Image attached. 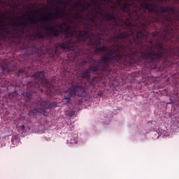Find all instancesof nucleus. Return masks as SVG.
I'll use <instances>...</instances> for the list:
<instances>
[{
  "label": "nucleus",
  "mask_w": 179,
  "mask_h": 179,
  "mask_svg": "<svg viewBox=\"0 0 179 179\" xmlns=\"http://www.w3.org/2000/svg\"><path fill=\"white\" fill-rule=\"evenodd\" d=\"M81 3L84 6H81L80 13L76 12L73 15L78 22L71 27L66 22L57 24L59 29L54 26H47L45 27L46 32L31 34L28 36L29 41L22 44V50L31 51L29 55H31L38 51L34 41H44L48 37H59L61 33H65L67 39L55 48L57 57L61 53L59 50L70 51L78 46L73 40L75 36L79 41L87 43L89 47H93L96 54L106 52L100 59H94V53L92 51H80L78 57H81L83 61L79 66H84L87 62L90 64L89 67L83 71L82 76L100 75L108 71L110 65L129 66L142 64L150 69L157 68V31L152 34L148 31L152 24L150 17H146L145 14L136 10L131 11L132 3L124 2L121 5V9L129 16L127 19L128 22H124L129 27V31L117 32L118 27H122L117 15L106 13L103 17L107 22H97L96 15L83 16V12L90 8V3L83 1Z\"/></svg>",
  "instance_id": "nucleus-1"
},
{
  "label": "nucleus",
  "mask_w": 179,
  "mask_h": 179,
  "mask_svg": "<svg viewBox=\"0 0 179 179\" xmlns=\"http://www.w3.org/2000/svg\"><path fill=\"white\" fill-rule=\"evenodd\" d=\"M8 6H10V8H12L13 9L15 8H19V6L15 3H10L8 4Z\"/></svg>",
  "instance_id": "nucleus-14"
},
{
  "label": "nucleus",
  "mask_w": 179,
  "mask_h": 179,
  "mask_svg": "<svg viewBox=\"0 0 179 179\" xmlns=\"http://www.w3.org/2000/svg\"><path fill=\"white\" fill-rule=\"evenodd\" d=\"M48 15L51 16V15H52V13H49Z\"/></svg>",
  "instance_id": "nucleus-22"
},
{
  "label": "nucleus",
  "mask_w": 179,
  "mask_h": 179,
  "mask_svg": "<svg viewBox=\"0 0 179 179\" xmlns=\"http://www.w3.org/2000/svg\"><path fill=\"white\" fill-rule=\"evenodd\" d=\"M57 107V103L52 102L50 103L47 101H42L39 103L38 112L41 113L43 115L47 117L51 111V108H56Z\"/></svg>",
  "instance_id": "nucleus-5"
},
{
  "label": "nucleus",
  "mask_w": 179,
  "mask_h": 179,
  "mask_svg": "<svg viewBox=\"0 0 179 179\" xmlns=\"http://www.w3.org/2000/svg\"><path fill=\"white\" fill-rule=\"evenodd\" d=\"M71 23H73V21H71Z\"/></svg>",
  "instance_id": "nucleus-27"
},
{
  "label": "nucleus",
  "mask_w": 179,
  "mask_h": 179,
  "mask_svg": "<svg viewBox=\"0 0 179 179\" xmlns=\"http://www.w3.org/2000/svg\"><path fill=\"white\" fill-rule=\"evenodd\" d=\"M0 23L2 24V22L0 21Z\"/></svg>",
  "instance_id": "nucleus-26"
},
{
  "label": "nucleus",
  "mask_w": 179,
  "mask_h": 179,
  "mask_svg": "<svg viewBox=\"0 0 179 179\" xmlns=\"http://www.w3.org/2000/svg\"><path fill=\"white\" fill-rule=\"evenodd\" d=\"M78 6L82 8V6H85V5L82 4V2L80 1H77L73 3V8H74V9H78Z\"/></svg>",
  "instance_id": "nucleus-12"
},
{
  "label": "nucleus",
  "mask_w": 179,
  "mask_h": 179,
  "mask_svg": "<svg viewBox=\"0 0 179 179\" xmlns=\"http://www.w3.org/2000/svg\"><path fill=\"white\" fill-rule=\"evenodd\" d=\"M69 15L65 8H61L59 6L56 7V12L54 13L55 19H58L59 16H68Z\"/></svg>",
  "instance_id": "nucleus-8"
},
{
  "label": "nucleus",
  "mask_w": 179,
  "mask_h": 179,
  "mask_svg": "<svg viewBox=\"0 0 179 179\" xmlns=\"http://www.w3.org/2000/svg\"><path fill=\"white\" fill-rule=\"evenodd\" d=\"M15 28L9 29L8 27L0 25V45H2L3 43H8V44H15L16 39L18 38V43H22V38L24 34L29 33V30H26V28L29 27L26 22L17 21L14 23Z\"/></svg>",
  "instance_id": "nucleus-2"
},
{
  "label": "nucleus",
  "mask_w": 179,
  "mask_h": 179,
  "mask_svg": "<svg viewBox=\"0 0 179 179\" xmlns=\"http://www.w3.org/2000/svg\"><path fill=\"white\" fill-rule=\"evenodd\" d=\"M43 17H41V22L43 23H51L52 22V17L51 15L48 16V15L42 14Z\"/></svg>",
  "instance_id": "nucleus-10"
},
{
  "label": "nucleus",
  "mask_w": 179,
  "mask_h": 179,
  "mask_svg": "<svg viewBox=\"0 0 179 179\" xmlns=\"http://www.w3.org/2000/svg\"><path fill=\"white\" fill-rule=\"evenodd\" d=\"M101 13H102L101 12V13H99V15H101Z\"/></svg>",
  "instance_id": "nucleus-25"
},
{
  "label": "nucleus",
  "mask_w": 179,
  "mask_h": 179,
  "mask_svg": "<svg viewBox=\"0 0 179 179\" xmlns=\"http://www.w3.org/2000/svg\"><path fill=\"white\" fill-rule=\"evenodd\" d=\"M167 9L168 13H171V15H176V10L174 9V7L167 6Z\"/></svg>",
  "instance_id": "nucleus-13"
},
{
  "label": "nucleus",
  "mask_w": 179,
  "mask_h": 179,
  "mask_svg": "<svg viewBox=\"0 0 179 179\" xmlns=\"http://www.w3.org/2000/svg\"><path fill=\"white\" fill-rule=\"evenodd\" d=\"M73 96H79L80 97H85L86 96V91H85V87H83V84H78L66 91L64 92V98L62 99V103H64V104L69 103V101H71V97H73Z\"/></svg>",
  "instance_id": "nucleus-4"
},
{
  "label": "nucleus",
  "mask_w": 179,
  "mask_h": 179,
  "mask_svg": "<svg viewBox=\"0 0 179 179\" xmlns=\"http://www.w3.org/2000/svg\"><path fill=\"white\" fill-rule=\"evenodd\" d=\"M92 2H94V3H96V2H97V0H92Z\"/></svg>",
  "instance_id": "nucleus-20"
},
{
  "label": "nucleus",
  "mask_w": 179,
  "mask_h": 179,
  "mask_svg": "<svg viewBox=\"0 0 179 179\" xmlns=\"http://www.w3.org/2000/svg\"><path fill=\"white\" fill-rule=\"evenodd\" d=\"M32 78H34V80L29 82L27 86V92L24 96L25 101H30L31 94L33 93H37V90H38L40 86H43L47 90H51L52 89V83L45 78V72L44 71L35 73L32 76Z\"/></svg>",
  "instance_id": "nucleus-3"
},
{
  "label": "nucleus",
  "mask_w": 179,
  "mask_h": 179,
  "mask_svg": "<svg viewBox=\"0 0 179 179\" xmlns=\"http://www.w3.org/2000/svg\"><path fill=\"white\" fill-rule=\"evenodd\" d=\"M0 66L3 72H6V73H10V72H13V69L9 68L8 64H6V60L0 59Z\"/></svg>",
  "instance_id": "nucleus-9"
},
{
  "label": "nucleus",
  "mask_w": 179,
  "mask_h": 179,
  "mask_svg": "<svg viewBox=\"0 0 179 179\" xmlns=\"http://www.w3.org/2000/svg\"><path fill=\"white\" fill-rule=\"evenodd\" d=\"M0 3H1V6L5 5V1H3V0H0Z\"/></svg>",
  "instance_id": "nucleus-18"
},
{
  "label": "nucleus",
  "mask_w": 179,
  "mask_h": 179,
  "mask_svg": "<svg viewBox=\"0 0 179 179\" xmlns=\"http://www.w3.org/2000/svg\"><path fill=\"white\" fill-rule=\"evenodd\" d=\"M97 6H98L99 10H101V3H98Z\"/></svg>",
  "instance_id": "nucleus-17"
},
{
  "label": "nucleus",
  "mask_w": 179,
  "mask_h": 179,
  "mask_svg": "<svg viewBox=\"0 0 179 179\" xmlns=\"http://www.w3.org/2000/svg\"><path fill=\"white\" fill-rule=\"evenodd\" d=\"M40 92H41V93H43V92H44V90H43V88H41V89H40Z\"/></svg>",
  "instance_id": "nucleus-19"
},
{
  "label": "nucleus",
  "mask_w": 179,
  "mask_h": 179,
  "mask_svg": "<svg viewBox=\"0 0 179 179\" xmlns=\"http://www.w3.org/2000/svg\"><path fill=\"white\" fill-rule=\"evenodd\" d=\"M19 128L21 131H22V132L26 131V127L24 125H21V126L19 127Z\"/></svg>",
  "instance_id": "nucleus-16"
},
{
  "label": "nucleus",
  "mask_w": 179,
  "mask_h": 179,
  "mask_svg": "<svg viewBox=\"0 0 179 179\" xmlns=\"http://www.w3.org/2000/svg\"><path fill=\"white\" fill-rule=\"evenodd\" d=\"M177 1H179V0H177Z\"/></svg>",
  "instance_id": "nucleus-28"
},
{
  "label": "nucleus",
  "mask_w": 179,
  "mask_h": 179,
  "mask_svg": "<svg viewBox=\"0 0 179 179\" xmlns=\"http://www.w3.org/2000/svg\"><path fill=\"white\" fill-rule=\"evenodd\" d=\"M141 6L143 8V9H147L149 13H156L157 15L155 16V18H157V20H159L160 15L159 14V8H157L156 4L153 3H148L146 2V0H145L141 3Z\"/></svg>",
  "instance_id": "nucleus-7"
},
{
  "label": "nucleus",
  "mask_w": 179,
  "mask_h": 179,
  "mask_svg": "<svg viewBox=\"0 0 179 179\" xmlns=\"http://www.w3.org/2000/svg\"><path fill=\"white\" fill-rule=\"evenodd\" d=\"M95 13H96V15H97V14L99 13V11H97V10H95Z\"/></svg>",
  "instance_id": "nucleus-21"
},
{
  "label": "nucleus",
  "mask_w": 179,
  "mask_h": 179,
  "mask_svg": "<svg viewBox=\"0 0 179 179\" xmlns=\"http://www.w3.org/2000/svg\"><path fill=\"white\" fill-rule=\"evenodd\" d=\"M1 18V19H8L9 16L6 15V13H0Z\"/></svg>",
  "instance_id": "nucleus-15"
},
{
  "label": "nucleus",
  "mask_w": 179,
  "mask_h": 179,
  "mask_svg": "<svg viewBox=\"0 0 179 179\" xmlns=\"http://www.w3.org/2000/svg\"><path fill=\"white\" fill-rule=\"evenodd\" d=\"M36 31H38V28H36Z\"/></svg>",
  "instance_id": "nucleus-24"
},
{
  "label": "nucleus",
  "mask_w": 179,
  "mask_h": 179,
  "mask_svg": "<svg viewBox=\"0 0 179 179\" xmlns=\"http://www.w3.org/2000/svg\"><path fill=\"white\" fill-rule=\"evenodd\" d=\"M27 20H29L30 24H37L38 23V20L36 17H29Z\"/></svg>",
  "instance_id": "nucleus-11"
},
{
  "label": "nucleus",
  "mask_w": 179,
  "mask_h": 179,
  "mask_svg": "<svg viewBox=\"0 0 179 179\" xmlns=\"http://www.w3.org/2000/svg\"><path fill=\"white\" fill-rule=\"evenodd\" d=\"M10 14H11L10 11V12H8V15H10Z\"/></svg>",
  "instance_id": "nucleus-23"
},
{
  "label": "nucleus",
  "mask_w": 179,
  "mask_h": 179,
  "mask_svg": "<svg viewBox=\"0 0 179 179\" xmlns=\"http://www.w3.org/2000/svg\"><path fill=\"white\" fill-rule=\"evenodd\" d=\"M159 17L158 20H157L156 16H157V13H155L154 15H152V19L155 20V22H157V23H162V24H164L166 22H171V17L164 14L168 12L167 7L165 8L164 6H161L160 9L158 10Z\"/></svg>",
  "instance_id": "nucleus-6"
}]
</instances>
